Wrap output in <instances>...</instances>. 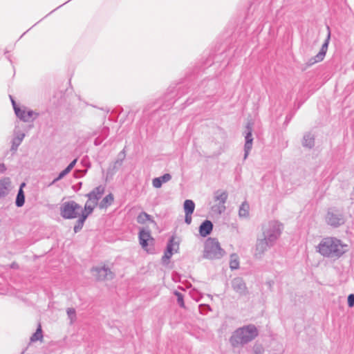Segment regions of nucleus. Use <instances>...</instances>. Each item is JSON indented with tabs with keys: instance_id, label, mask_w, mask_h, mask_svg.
Returning <instances> with one entry per match:
<instances>
[{
	"instance_id": "obj_15",
	"label": "nucleus",
	"mask_w": 354,
	"mask_h": 354,
	"mask_svg": "<svg viewBox=\"0 0 354 354\" xmlns=\"http://www.w3.org/2000/svg\"><path fill=\"white\" fill-rule=\"evenodd\" d=\"M15 114L21 120L25 122L32 121L30 119L34 115H35V118L39 115V113H35L32 110L26 111V110H22L21 109H15Z\"/></svg>"
},
{
	"instance_id": "obj_10",
	"label": "nucleus",
	"mask_w": 354,
	"mask_h": 354,
	"mask_svg": "<svg viewBox=\"0 0 354 354\" xmlns=\"http://www.w3.org/2000/svg\"><path fill=\"white\" fill-rule=\"evenodd\" d=\"M232 288L239 295V296H245L248 293V288L244 280L241 277H236L231 281Z\"/></svg>"
},
{
	"instance_id": "obj_3",
	"label": "nucleus",
	"mask_w": 354,
	"mask_h": 354,
	"mask_svg": "<svg viewBox=\"0 0 354 354\" xmlns=\"http://www.w3.org/2000/svg\"><path fill=\"white\" fill-rule=\"evenodd\" d=\"M283 228V224L278 221H270L262 226V236L275 243L281 236Z\"/></svg>"
},
{
	"instance_id": "obj_11",
	"label": "nucleus",
	"mask_w": 354,
	"mask_h": 354,
	"mask_svg": "<svg viewBox=\"0 0 354 354\" xmlns=\"http://www.w3.org/2000/svg\"><path fill=\"white\" fill-rule=\"evenodd\" d=\"M252 125L248 123L245 127V143L244 145V159H246L249 155L250 151L251 150L252 147V142H253V138H252Z\"/></svg>"
},
{
	"instance_id": "obj_37",
	"label": "nucleus",
	"mask_w": 354,
	"mask_h": 354,
	"mask_svg": "<svg viewBox=\"0 0 354 354\" xmlns=\"http://www.w3.org/2000/svg\"><path fill=\"white\" fill-rule=\"evenodd\" d=\"M77 162V159L73 160L66 168V169L70 173V171L73 169L75 164Z\"/></svg>"
},
{
	"instance_id": "obj_43",
	"label": "nucleus",
	"mask_w": 354,
	"mask_h": 354,
	"mask_svg": "<svg viewBox=\"0 0 354 354\" xmlns=\"http://www.w3.org/2000/svg\"><path fill=\"white\" fill-rule=\"evenodd\" d=\"M62 178H59V176H58L57 178H55L50 184L48 186H51L52 185L55 184L56 182L59 181V180H61Z\"/></svg>"
},
{
	"instance_id": "obj_25",
	"label": "nucleus",
	"mask_w": 354,
	"mask_h": 354,
	"mask_svg": "<svg viewBox=\"0 0 354 354\" xmlns=\"http://www.w3.org/2000/svg\"><path fill=\"white\" fill-rule=\"evenodd\" d=\"M25 203V194L23 189H19L17 195L15 204L18 207H21L24 205Z\"/></svg>"
},
{
	"instance_id": "obj_42",
	"label": "nucleus",
	"mask_w": 354,
	"mask_h": 354,
	"mask_svg": "<svg viewBox=\"0 0 354 354\" xmlns=\"http://www.w3.org/2000/svg\"><path fill=\"white\" fill-rule=\"evenodd\" d=\"M6 170V165L3 163H0V173H3Z\"/></svg>"
},
{
	"instance_id": "obj_21",
	"label": "nucleus",
	"mask_w": 354,
	"mask_h": 354,
	"mask_svg": "<svg viewBox=\"0 0 354 354\" xmlns=\"http://www.w3.org/2000/svg\"><path fill=\"white\" fill-rule=\"evenodd\" d=\"M25 137V133H18L12 140V146L10 148L11 151H16L17 150L18 147L21 143L22 140Z\"/></svg>"
},
{
	"instance_id": "obj_24",
	"label": "nucleus",
	"mask_w": 354,
	"mask_h": 354,
	"mask_svg": "<svg viewBox=\"0 0 354 354\" xmlns=\"http://www.w3.org/2000/svg\"><path fill=\"white\" fill-rule=\"evenodd\" d=\"M114 198L112 194H109L106 195L100 202V207L104 208L107 207L109 205H111L113 202Z\"/></svg>"
},
{
	"instance_id": "obj_36",
	"label": "nucleus",
	"mask_w": 354,
	"mask_h": 354,
	"mask_svg": "<svg viewBox=\"0 0 354 354\" xmlns=\"http://www.w3.org/2000/svg\"><path fill=\"white\" fill-rule=\"evenodd\" d=\"M77 162V159L73 160L66 168V169L70 173V171L73 169L75 164Z\"/></svg>"
},
{
	"instance_id": "obj_26",
	"label": "nucleus",
	"mask_w": 354,
	"mask_h": 354,
	"mask_svg": "<svg viewBox=\"0 0 354 354\" xmlns=\"http://www.w3.org/2000/svg\"><path fill=\"white\" fill-rule=\"evenodd\" d=\"M195 209V204L193 201L187 199L184 202L185 213L193 214Z\"/></svg>"
},
{
	"instance_id": "obj_23",
	"label": "nucleus",
	"mask_w": 354,
	"mask_h": 354,
	"mask_svg": "<svg viewBox=\"0 0 354 354\" xmlns=\"http://www.w3.org/2000/svg\"><path fill=\"white\" fill-rule=\"evenodd\" d=\"M249 204L243 202L239 207V215L240 217L246 218L249 216Z\"/></svg>"
},
{
	"instance_id": "obj_45",
	"label": "nucleus",
	"mask_w": 354,
	"mask_h": 354,
	"mask_svg": "<svg viewBox=\"0 0 354 354\" xmlns=\"http://www.w3.org/2000/svg\"><path fill=\"white\" fill-rule=\"evenodd\" d=\"M25 185H26V184H25V183H22L21 184V185H20L19 189H23V187H24V186H25Z\"/></svg>"
},
{
	"instance_id": "obj_35",
	"label": "nucleus",
	"mask_w": 354,
	"mask_h": 354,
	"mask_svg": "<svg viewBox=\"0 0 354 354\" xmlns=\"http://www.w3.org/2000/svg\"><path fill=\"white\" fill-rule=\"evenodd\" d=\"M185 222L187 224V225H190L191 223H192V214H188V213H185Z\"/></svg>"
},
{
	"instance_id": "obj_30",
	"label": "nucleus",
	"mask_w": 354,
	"mask_h": 354,
	"mask_svg": "<svg viewBox=\"0 0 354 354\" xmlns=\"http://www.w3.org/2000/svg\"><path fill=\"white\" fill-rule=\"evenodd\" d=\"M174 295L177 297V302H178V305L181 308H185V303H184V301H183V294L181 292H178V291H175L174 292Z\"/></svg>"
},
{
	"instance_id": "obj_41",
	"label": "nucleus",
	"mask_w": 354,
	"mask_h": 354,
	"mask_svg": "<svg viewBox=\"0 0 354 354\" xmlns=\"http://www.w3.org/2000/svg\"><path fill=\"white\" fill-rule=\"evenodd\" d=\"M69 172L66 169H64L62 171H61L59 173V174L58 175L59 176V178H61L62 179L65 176H66Z\"/></svg>"
},
{
	"instance_id": "obj_17",
	"label": "nucleus",
	"mask_w": 354,
	"mask_h": 354,
	"mask_svg": "<svg viewBox=\"0 0 354 354\" xmlns=\"http://www.w3.org/2000/svg\"><path fill=\"white\" fill-rule=\"evenodd\" d=\"M11 181L10 178L4 177L0 179V198L8 194Z\"/></svg>"
},
{
	"instance_id": "obj_39",
	"label": "nucleus",
	"mask_w": 354,
	"mask_h": 354,
	"mask_svg": "<svg viewBox=\"0 0 354 354\" xmlns=\"http://www.w3.org/2000/svg\"><path fill=\"white\" fill-rule=\"evenodd\" d=\"M119 156H121V157H122V158H121L120 160H116L115 163H116V164H120V165H121V164H122V160H123V159L124 158V157H125V151H124V150H122V151L120 153Z\"/></svg>"
},
{
	"instance_id": "obj_33",
	"label": "nucleus",
	"mask_w": 354,
	"mask_h": 354,
	"mask_svg": "<svg viewBox=\"0 0 354 354\" xmlns=\"http://www.w3.org/2000/svg\"><path fill=\"white\" fill-rule=\"evenodd\" d=\"M162 183H167L171 179V176L169 174H165L163 176L159 177Z\"/></svg>"
},
{
	"instance_id": "obj_44",
	"label": "nucleus",
	"mask_w": 354,
	"mask_h": 354,
	"mask_svg": "<svg viewBox=\"0 0 354 354\" xmlns=\"http://www.w3.org/2000/svg\"><path fill=\"white\" fill-rule=\"evenodd\" d=\"M11 268H19V266H18V264H17V263H12L11 264Z\"/></svg>"
},
{
	"instance_id": "obj_18",
	"label": "nucleus",
	"mask_w": 354,
	"mask_h": 354,
	"mask_svg": "<svg viewBox=\"0 0 354 354\" xmlns=\"http://www.w3.org/2000/svg\"><path fill=\"white\" fill-rule=\"evenodd\" d=\"M213 230V223L209 220L204 221L199 227V233L201 236L205 237L211 234Z\"/></svg>"
},
{
	"instance_id": "obj_29",
	"label": "nucleus",
	"mask_w": 354,
	"mask_h": 354,
	"mask_svg": "<svg viewBox=\"0 0 354 354\" xmlns=\"http://www.w3.org/2000/svg\"><path fill=\"white\" fill-rule=\"evenodd\" d=\"M239 266V262L235 254L231 255L230 267L232 270L237 269Z\"/></svg>"
},
{
	"instance_id": "obj_38",
	"label": "nucleus",
	"mask_w": 354,
	"mask_h": 354,
	"mask_svg": "<svg viewBox=\"0 0 354 354\" xmlns=\"http://www.w3.org/2000/svg\"><path fill=\"white\" fill-rule=\"evenodd\" d=\"M263 351V348L261 345H255L254 346V351L255 354H261Z\"/></svg>"
},
{
	"instance_id": "obj_1",
	"label": "nucleus",
	"mask_w": 354,
	"mask_h": 354,
	"mask_svg": "<svg viewBox=\"0 0 354 354\" xmlns=\"http://www.w3.org/2000/svg\"><path fill=\"white\" fill-rule=\"evenodd\" d=\"M347 245L335 237H325L322 239L317 248V252L324 257L339 259L346 252Z\"/></svg>"
},
{
	"instance_id": "obj_6",
	"label": "nucleus",
	"mask_w": 354,
	"mask_h": 354,
	"mask_svg": "<svg viewBox=\"0 0 354 354\" xmlns=\"http://www.w3.org/2000/svg\"><path fill=\"white\" fill-rule=\"evenodd\" d=\"M327 224L333 227H337L345 223L343 214L335 208H330L326 216Z\"/></svg>"
},
{
	"instance_id": "obj_32",
	"label": "nucleus",
	"mask_w": 354,
	"mask_h": 354,
	"mask_svg": "<svg viewBox=\"0 0 354 354\" xmlns=\"http://www.w3.org/2000/svg\"><path fill=\"white\" fill-rule=\"evenodd\" d=\"M152 185L156 188H160V187H161L162 183L160 180V178H159V177H158V178H155L153 179Z\"/></svg>"
},
{
	"instance_id": "obj_4",
	"label": "nucleus",
	"mask_w": 354,
	"mask_h": 354,
	"mask_svg": "<svg viewBox=\"0 0 354 354\" xmlns=\"http://www.w3.org/2000/svg\"><path fill=\"white\" fill-rule=\"evenodd\" d=\"M225 252L221 248L220 243L216 238H208L205 243L203 257L205 259H220L224 256Z\"/></svg>"
},
{
	"instance_id": "obj_8",
	"label": "nucleus",
	"mask_w": 354,
	"mask_h": 354,
	"mask_svg": "<svg viewBox=\"0 0 354 354\" xmlns=\"http://www.w3.org/2000/svg\"><path fill=\"white\" fill-rule=\"evenodd\" d=\"M91 272L97 281L111 280L115 277V274L105 266L93 268Z\"/></svg>"
},
{
	"instance_id": "obj_12",
	"label": "nucleus",
	"mask_w": 354,
	"mask_h": 354,
	"mask_svg": "<svg viewBox=\"0 0 354 354\" xmlns=\"http://www.w3.org/2000/svg\"><path fill=\"white\" fill-rule=\"evenodd\" d=\"M139 242L143 249L147 250L149 245H153L154 239L149 230L142 229L139 232Z\"/></svg>"
},
{
	"instance_id": "obj_7",
	"label": "nucleus",
	"mask_w": 354,
	"mask_h": 354,
	"mask_svg": "<svg viewBox=\"0 0 354 354\" xmlns=\"http://www.w3.org/2000/svg\"><path fill=\"white\" fill-rule=\"evenodd\" d=\"M275 243L270 242L268 239L261 236L258 238L255 245L254 257L256 259H261L264 253Z\"/></svg>"
},
{
	"instance_id": "obj_16",
	"label": "nucleus",
	"mask_w": 354,
	"mask_h": 354,
	"mask_svg": "<svg viewBox=\"0 0 354 354\" xmlns=\"http://www.w3.org/2000/svg\"><path fill=\"white\" fill-rule=\"evenodd\" d=\"M227 196L226 192L216 191L215 192V200L219 201L218 212L220 214L225 210V203L227 201Z\"/></svg>"
},
{
	"instance_id": "obj_31",
	"label": "nucleus",
	"mask_w": 354,
	"mask_h": 354,
	"mask_svg": "<svg viewBox=\"0 0 354 354\" xmlns=\"http://www.w3.org/2000/svg\"><path fill=\"white\" fill-rule=\"evenodd\" d=\"M66 313L71 322L74 321L76 319V312L75 308H68L66 310Z\"/></svg>"
},
{
	"instance_id": "obj_2",
	"label": "nucleus",
	"mask_w": 354,
	"mask_h": 354,
	"mask_svg": "<svg viewBox=\"0 0 354 354\" xmlns=\"http://www.w3.org/2000/svg\"><path fill=\"white\" fill-rule=\"evenodd\" d=\"M259 335V330L255 325L250 324L236 329L229 339L234 348L243 346L253 341Z\"/></svg>"
},
{
	"instance_id": "obj_5",
	"label": "nucleus",
	"mask_w": 354,
	"mask_h": 354,
	"mask_svg": "<svg viewBox=\"0 0 354 354\" xmlns=\"http://www.w3.org/2000/svg\"><path fill=\"white\" fill-rule=\"evenodd\" d=\"M82 207L74 201L64 203L60 207V215L65 219H73L80 216Z\"/></svg>"
},
{
	"instance_id": "obj_9",
	"label": "nucleus",
	"mask_w": 354,
	"mask_h": 354,
	"mask_svg": "<svg viewBox=\"0 0 354 354\" xmlns=\"http://www.w3.org/2000/svg\"><path fill=\"white\" fill-rule=\"evenodd\" d=\"M330 38V32L329 31L328 36H327L324 43L322 44L319 52L315 57H311L308 60V62L307 63V65L308 66H312L314 64L319 62L324 59V58L326 55L327 49H328Z\"/></svg>"
},
{
	"instance_id": "obj_19",
	"label": "nucleus",
	"mask_w": 354,
	"mask_h": 354,
	"mask_svg": "<svg viewBox=\"0 0 354 354\" xmlns=\"http://www.w3.org/2000/svg\"><path fill=\"white\" fill-rule=\"evenodd\" d=\"M304 147L312 149L315 146V137L310 133H306L304 135L302 140Z\"/></svg>"
},
{
	"instance_id": "obj_34",
	"label": "nucleus",
	"mask_w": 354,
	"mask_h": 354,
	"mask_svg": "<svg viewBox=\"0 0 354 354\" xmlns=\"http://www.w3.org/2000/svg\"><path fill=\"white\" fill-rule=\"evenodd\" d=\"M347 301H348V306L349 307H353L354 306V295L353 294H351L348 295Z\"/></svg>"
},
{
	"instance_id": "obj_20",
	"label": "nucleus",
	"mask_w": 354,
	"mask_h": 354,
	"mask_svg": "<svg viewBox=\"0 0 354 354\" xmlns=\"http://www.w3.org/2000/svg\"><path fill=\"white\" fill-rule=\"evenodd\" d=\"M97 204L93 203L92 202L89 201L88 200L86 201L84 205V209H81L80 213L81 216H85V218H87V217L92 214L93 212L95 206Z\"/></svg>"
},
{
	"instance_id": "obj_14",
	"label": "nucleus",
	"mask_w": 354,
	"mask_h": 354,
	"mask_svg": "<svg viewBox=\"0 0 354 354\" xmlns=\"http://www.w3.org/2000/svg\"><path fill=\"white\" fill-rule=\"evenodd\" d=\"M104 192V187L102 185H100L87 194L86 196L88 197L89 201L93 203L97 204L98 200L102 197Z\"/></svg>"
},
{
	"instance_id": "obj_27",
	"label": "nucleus",
	"mask_w": 354,
	"mask_h": 354,
	"mask_svg": "<svg viewBox=\"0 0 354 354\" xmlns=\"http://www.w3.org/2000/svg\"><path fill=\"white\" fill-rule=\"evenodd\" d=\"M42 339L43 335L41 326L40 324H39L35 333H33L32 335L30 337V341L34 342L38 340H42Z\"/></svg>"
},
{
	"instance_id": "obj_22",
	"label": "nucleus",
	"mask_w": 354,
	"mask_h": 354,
	"mask_svg": "<svg viewBox=\"0 0 354 354\" xmlns=\"http://www.w3.org/2000/svg\"><path fill=\"white\" fill-rule=\"evenodd\" d=\"M147 221H149L151 223H155L154 220L152 218L151 216L145 212H142L140 213L137 217V222L140 224H144Z\"/></svg>"
},
{
	"instance_id": "obj_28",
	"label": "nucleus",
	"mask_w": 354,
	"mask_h": 354,
	"mask_svg": "<svg viewBox=\"0 0 354 354\" xmlns=\"http://www.w3.org/2000/svg\"><path fill=\"white\" fill-rule=\"evenodd\" d=\"M78 220L77 221L75 226H74V232L75 233L78 232L79 231H80L82 227H83V225H84V223L86 221V218H85V216H81L80 215V216L78 217Z\"/></svg>"
},
{
	"instance_id": "obj_40",
	"label": "nucleus",
	"mask_w": 354,
	"mask_h": 354,
	"mask_svg": "<svg viewBox=\"0 0 354 354\" xmlns=\"http://www.w3.org/2000/svg\"><path fill=\"white\" fill-rule=\"evenodd\" d=\"M10 100H11V102H12V106H13V109L15 111V109H20L16 104V102L15 101V100L13 99V97H12V95H10Z\"/></svg>"
},
{
	"instance_id": "obj_13",
	"label": "nucleus",
	"mask_w": 354,
	"mask_h": 354,
	"mask_svg": "<svg viewBox=\"0 0 354 354\" xmlns=\"http://www.w3.org/2000/svg\"><path fill=\"white\" fill-rule=\"evenodd\" d=\"M174 245H176V249L175 250L176 252L178 249V244L174 242V237H171L167 245V249L164 253V255L162 257V261L163 264H167L169 260L171 259V256L173 255V250Z\"/></svg>"
}]
</instances>
